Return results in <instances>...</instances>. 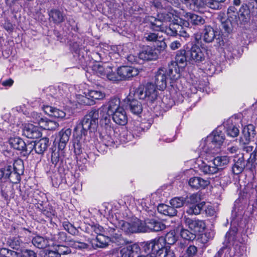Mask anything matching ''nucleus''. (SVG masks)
<instances>
[{
	"label": "nucleus",
	"instance_id": "obj_1",
	"mask_svg": "<svg viewBox=\"0 0 257 257\" xmlns=\"http://www.w3.org/2000/svg\"><path fill=\"white\" fill-rule=\"evenodd\" d=\"M110 114L103 112L98 109H92L86 114L81 121L74 130V135L77 137L86 136L88 132H94L98 126V119L99 118L100 126L105 130H110L113 124L110 119Z\"/></svg>",
	"mask_w": 257,
	"mask_h": 257
},
{
	"label": "nucleus",
	"instance_id": "obj_2",
	"mask_svg": "<svg viewBox=\"0 0 257 257\" xmlns=\"http://www.w3.org/2000/svg\"><path fill=\"white\" fill-rule=\"evenodd\" d=\"M202 153L194 161V172L200 171L204 175L214 174L220 169L225 168L229 162L228 156H217L210 161L204 159Z\"/></svg>",
	"mask_w": 257,
	"mask_h": 257
},
{
	"label": "nucleus",
	"instance_id": "obj_3",
	"mask_svg": "<svg viewBox=\"0 0 257 257\" xmlns=\"http://www.w3.org/2000/svg\"><path fill=\"white\" fill-rule=\"evenodd\" d=\"M193 46L188 50H181L176 55L175 61H172L169 64V72L173 79H178L180 77V71L187 65V62L192 60Z\"/></svg>",
	"mask_w": 257,
	"mask_h": 257
},
{
	"label": "nucleus",
	"instance_id": "obj_4",
	"mask_svg": "<svg viewBox=\"0 0 257 257\" xmlns=\"http://www.w3.org/2000/svg\"><path fill=\"white\" fill-rule=\"evenodd\" d=\"M225 139L224 133L219 127L214 130L204 140L202 139L199 146L201 153H210L215 148H220Z\"/></svg>",
	"mask_w": 257,
	"mask_h": 257
},
{
	"label": "nucleus",
	"instance_id": "obj_5",
	"mask_svg": "<svg viewBox=\"0 0 257 257\" xmlns=\"http://www.w3.org/2000/svg\"><path fill=\"white\" fill-rule=\"evenodd\" d=\"M177 241L175 232L172 230L166 233L165 236H160L149 241H145L141 244L142 250L149 251L150 246L154 248V250L158 253L162 252L163 251V246H166V243L172 245L174 244Z\"/></svg>",
	"mask_w": 257,
	"mask_h": 257
},
{
	"label": "nucleus",
	"instance_id": "obj_6",
	"mask_svg": "<svg viewBox=\"0 0 257 257\" xmlns=\"http://www.w3.org/2000/svg\"><path fill=\"white\" fill-rule=\"evenodd\" d=\"M203 33H194V38L195 40L198 42L199 40L201 39L202 37V34H203V40L206 43H211L214 39L216 40V43L220 46L224 45V42L223 39L222 32L218 30H214L212 27L210 26H205V27L203 28Z\"/></svg>",
	"mask_w": 257,
	"mask_h": 257
},
{
	"label": "nucleus",
	"instance_id": "obj_7",
	"mask_svg": "<svg viewBox=\"0 0 257 257\" xmlns=\"http://www.w3.org/2000/svg\"><path fill=\"white\" fill-rule=\"evenodd\" d=\"M110 223L116 228H120L126 234H131L137 232H140L145 231V228L143 227V222L138 219H135L131 222H127L124 220H114L110 221Z\"/></svg>",
	"mask_w": 257,
	"mask_h": 257
},
{
	"label": "nucleus",
	"instance_id": "obj_8",
	"mask_svg": "<svg viewBox=\"0 0 257 257\" xmlns=\"http://www.w3.org/2000/svg\"><path fill=\"white\" fill-rule=\"evenodd\" d=\"M24 166L21 160L15 161L13 165L4 166L6 181L9 179L12 183H18L21 181V175L23 173Z\"/></svg>",
	"mask_w": 257,
	"mask_h": 257
},
{
	"label": "nucleus",
	"instance_id": "obj_9",
	"mask_svg": "<svg viewBox=\"0 0 257 257\" xmlns=\"http://www.w3.org/2000/svg\"><path fill=\"white\" fill-rule=\"evenodd\" d=\"M133 92L134 99H146L151 102L154 101L158 96L155 86L152 83L147 84L146 87L140 86L134 89Z\"/></svg>",
	"mask_w": 257,
	"mask_h": 257
},
{
	"label": "nucleus",
	"instance_id": "obj_10",
	"mask_svg": "<svg viewBox=\"0 0 257 257\" xmlns=\"http://www.w3.org/2000/svg\"><path fill=\"white\" fill-rule=\"evenodd\" d=\"M206 225L205 222L202 220H199L194 218V240H196V244L199 245L200 247H205L204 244L209 240L207 234L205 232Z\"/></svg>",
	"mask_w": 257,
	"mask_h": 257
},
{
	"label": "nucleus",
	"instance_id": "obj_11",
	"mask_svg": "<svg viewBox=\"0 0 257 257\" xmlns=\"http://www.w3.org/2000/svg\"><path fill=\"white\" fill-rule=\"evenodd\" d=\"M177 79H173L169 72V67L168 69L165 68H160L157 71L155 77V87H156L160 90H163L167 86V83L168 80H170V83L175 81Z\"/></svg>",
	"mask_w": 257,
	"mask_h": 257
},
{
	"label": "nucleus",
	"instance_id": "obj_12",
	"mask_svg": "<svg viewBox=\"0 0 257 257\" xmlns=\"http://www.w3.org/2000/svg\"><path fill=\"white\" fill-rule=\"evenodd\" d=\"M251 16H257V0L249 2L247 4L243 3L241 9V18L244 22L250 21Z\"/></svg>",
	"mask_w": 257,
	"mask_h": 257
},
{
	"label": "nucleus",
	"instance_id": "obj_13",
	"mask_svg": "<svg viewBox=\"0 0 257 257\" xmlns=\"http://www.w3.org/2000/svg\"><path fill=\"white\" fill-rule=\"evenodd\" d=\"M171 205L175 207L176 208H180L183 205L185 204L188 206L189 209L186 211V213L189 215L193 214V195L187 196L186 198L182 197H176L172 198L170 201Z\"/></svg>",
	"mask_w": 257,
	"mask_h": 257
},
{
	"label": "nucleus",
	"instance_id": "obj_14",
	"mask_svg": "<svg viewBox=\"0 0 257 257\" xmlns=\"http://www.w3.org/2000/svg\"><path fill=\"white\" fill-rule=\"evenodd\" d=\"M112 225L108 226L106 233L108 235L109 241L118 246L126 244L128 242L127 240L122 237L118 228Z\"/></svg>",
	"mask_w": 257,
	"mask_h": 257
},
{
	"label": "nucleus",
	"instance_id": "obj_15",
	"mask_svg": "<svg viewBox=\"0 0 257 257\" xmlns=\"http://www.w3.org/2000/svg\"><path fill=\"white\" fill-rule=\"evenodd\" d=\"M158 17L164 22L178 23L180 18V13L171 6H168L165 7L162 12H160Z\"/></svg>",
	"mask_w": 257,
	"mask_h": 257
},
{
	"label": "nucleus",
	"instance_id": "obj_16",
	"mask_svg": "<svg viewBox=\"0 0 257 257\" xmlns=\"http://www.w3.org/2000/svg\"><path fill=\"white\" fill-rule=\"evenodd\" d=\"M255 190L251 184H247L240 190L239 197L235 201V203H241L242 204H245L248 202L251 201V198L252 197L255 193Z\"/></svg>",
	"mask_w": 257,
	"mask_h": 257
},
{
	"label": "nucleus",
	"instance_id": "obj_17",
	"mask_svg": "<svg viewBox=\"0 0 257 257\" xmlns=\"http://www.w3.org/2000/svg\"><path fill=\"white\" fill-rule=\"evenodd\" d=\"M249 22L242 23L240 19H238L236 17V19L231 18L227 16V19L224 21H221V28L224 30V33L229 34L232 33L233 28L234 25H237L240 27H243L245 25H247Z\"/></svg>",
	"mask_w": 257,
	"mask_h": 257
},
{
	"label": "nucleus",
	"instance_id": "obj_18",
	"mask_svg": "<svg viewBox=\"0 0 257 257\" xmlns=\"http://www.w3.org/2000/svg\"><path fill=\"white\" fill-rule=\"evenodd\" d=\"M71 135L70 128L62 129L57 135L54 143L58 144L59 150H63L66 146Z\"/></svg>",
	"mask_w": 257,
	"mask_h": 257
},
{
	"label": "nucleus",
	"instance_id": "obj_19",
	"mask_svg": "<svg viewBox=\"0 0 257 257\" xmlns=\"http://www.w3.org/2000/svg\"><path fill=\"white\" fill-rule=\"evenodd\" d=\"M143 227L145 230L143 232L148 231H159L165 228V225L162 222L155 219L145 218V222H143Z\"/></svg>",
	"mask_w": 257,
	"mask_h": 257
},
{
	"label": "nucleus",
	"instance_id": "obj_20",
	"mask_svg": "<svg viewBox=\"0 0 257 257\" xmlns=\"http://www.w3.org/2000/svg\"><path fill=\"white\" fill-rule=\"evenodd\" d=\"M256 135L255 127L251 124L245 126L242 131L240 142L243 144H247L254 139Z\"/></svg>",
	"mask_w": 257,
	"mask_h": 257
},
{
	"label": "nucleus",
	"instance_id": "obj_21",
	"mask_svg": "<svg viewBox=\"0 0 257 257\" xmlns=\"http://www.w3.org/2000/svg\"><path fill=\"white\" fill-rule=\"evenodd\" d=\"M48 13L50 22L56 25H59L65 20L66 15L62 10L53 8Z\"/></svg>",
	"mask_w": 257,
	"mask_h": 257
},
{
	"label": "nucleus",
	"instance_id": "obj_22",
	"mask_svg": "<svg viewBox=\"0 0 257 257\" xmlns=\"http://www.w3.org/2000/svg\"><path fill=\"white\" fill-rule=\"evenodd\" d=\"M241 4V0H233L232 5L229 6L227 9V15L229 17L234 19H236V17H237L238 19H240L242 23H245V22H244V20L242 21L243 18L242 17L241 18V9H242V4L238 10L237 9ZM246 22H249V21H247Z\"/></svg>",
	"mask_w": 257,
	"mask_h": 257
},
{
	"label": "nucleus",
	"instance_id": "obj_23",
	"mask_svg": "<svg viewBox=\"0 0 257 257\" xmlns=\"http://www.w3.org/2000/svg\"><path fill=\"white\" fill-rule=\"evenodd\" d=\"M159 51L150 46H146L139 53V57L144 60H155L158 58Z\"/></svg>",
	"mask_w": 257,
	"mask_h": 257
},
{
	"label": "nucleus",
	"instance_id": "obj_24",
	"mask_svg": "<svg viewBox=\"0 0 257 257\" xmlns=\"http://www.w3.org/2000/svg\"><path fill=\"white\" fill-rule=\"evenodd\" d=\"M139 73L137 68L131 66H122L118 68V74L120 80L129 79L137 76Z\"/></svg>",
	"mask_w": 257,
	"mask_h": 257
},
{
	"label": "nucleus",
	"instance_id": "obj_25",
	"mask_svg": "<svg viewBox=\"0 0 257 257\" xmlns=\"http://www.w3.org/2000/svg\"><path fill=\"white\" fill-rule=\"evenodd\" d=\"M123 107L120 106L119 99L114 97L111 98L106 104L103 105L99 109L109 114H112L119 108Z\"/></svg>",
	"mask_w": 257,
	"mask_h": 257
},
{
	"label": "nucleus",
	"instance_id": "obj_26",
	"mask_svg": "<svg viewBox=\"0 0 257 257\" xmlns=\"http://www.w3.org/2000/svg\"><path fill=\"white\" fill-rule=\"evenodd\" d=\"M194 67L196 65L198 69L204 71L206 68L204 66L205 62L204 52L201 50L200 48L194 45Z\"/></svg>",
	"mask_w": 257,
	"mask_h": 257
},
{
	"label": "nucleus",
	"instance_id": "obj_27",
	"mask_svg": "<svg viewBox=\"0 0 257 257\" xmlns=\"http://www.w3.org/2000/svg\"><path fill=\"white\" fill-rule=\"evenodd\" d=\"M23 135L28 138L34 139L40 137L41 133L37 126L32 124H28L24 126Z\"/></svg>",
	"mask_w": 257,
	"mask_h": 257
},
{
	"label": "nucleus",
	"instance_id": "obj_28",
	"mask_svg": "<svg viewBox=\"0 0 257 257\" xmlns=\"http://www.w3.org/2000/svg\"><path fill=\"white\" fill-rule=\"evenodd\" d=\"M114 122L120 125H124L127 122V116L126 112L122 107L111 114Z\"/></svg>",
	"mask_w": 257,
	"mask_h": 257
},
{
	"label": "nucleus",
	"instance_id": "obj_29",
	"mask_svg": "<svg viewBox=\"0 0 257 257\" xmlns=\"http://www.w3.org/2000/svg\"><path fill=\"white\" fill-rule=\"evenodd\" d=\"M7 244L13 249L20 251L24 248L25 243L20 236H15L8 238Z\"/></svg>",
	"mask_w": 257,
	"mask_h": 257
},
{
	"label": "nucleus",
	"instance_id": "obj_30",
	"mask_svg": "<svg viewBox=\"0 0 257 257\" xmlns=\"http://www.w3.org/2000/svg\"><path fill=\"white\" fill-rule=\"evenodd\" d=\"M163 251L162 252L158 253L154 250V248L150 246L149 251L142 250L145 252H151V255L153 257H175V254L173 250L170 249V246H163Z\"/></svg>",
	"mask_w": 257,
	"mask_h": 257
},
{
	"label": "nucleus",
	"instance_id": "obj_31",
	"mask_svg": "<svg viewBox=\"0 0 257 257\" xmlns=\"http://www.w3.org/2000/svg\"><path fill=\"white\" fill-rule=\"evenodd\" d=\"M86 98L88 99H91V100L90 102H86L84 101V103H86V104L88 103L89 104L91 105L94 103V99H102L105 97V94L104 92L100 90H90L88 91L87 93L86 94Z\"/></svg>",
	"mask_w": 257,
	"mask_h": 257
},
{
	"label": "nucleus",
	"instance_id": "obj_32",
	"mask_svg": "<svg viewBox=\"0 0 257 257\" xmlns=\"http://www.w3.org/2000/svg\"><path fill=\"white\" fill-rule=\"evenodd\" d=\"M110 66L106 64L103 65L100 64H95L92 67V70L98 76L105 78L107 73H108Z\"/></svg>",
	"mask_w": 257,
	"mask_h": 257
},
{
	"label": "nucleus",
	"instance_id": "obj_33",
	"mask_svg": "<svg viewBox=\"0 0 257 257\" xmlns=\"http://www.w3.org/2000/svg\"><path fill=\"white\" fill-rule=\"evenodd\" d=\"M49 146V139L43 138L38 142H35V152L38 154H43Z\"/></svg>",
	"mask_w": 257,
	"mask_h": 257
},
{
	"label": "nucleus",
	"instance_id": "obj_34",
	"mask_svg": "<svg viewBox=\"0 0 257 257\" xmlns=\"http://www.w3.org/2000/svg\"><path fill=\"white\" fill-rule=\"evenodd\" d=\"M234 163L232 166V172L235 175L241 173L245 169V160L243 156L239 157L237 160H234Z\"/></svg>",
	"mask_w": 257,
	"mask_h": 257
},
{
	"label": "nucleus",
	"instance_id": "obj_35",
	"mask_svg": "<svg viewBox=\"0 0 257 257\" xmlns=\"http://www.w3.org/2000/svg\"><path fill=\"white\" fill-rule=\"evenodd\" d=\"M109 241L108 235H104L102 234L96 236L95 239L92 241V244L97 247L103 248L108 245Z\"/></svg>",
	"mask_w": 257,
	"mask_h": 257
},
{
	"label": "nucleus",
	"instance_id": "obj_36",
	"mask_svg": "<svg viewBox=\"0 0 257 257\" xmlns=\"http://www.w3.org/2000/svg\"><path fill=\"white\" fill-rule=\"evenodd\" d=\"M44 111L48 115L58 118H63L66 115L63 110L50 106H46Z\"/></svg>",
	"mask_w": 257,
	"mask_h": 257
},
{
	"label": "nucleus",
	"instance_id": "obj_37",
	"mask_svg": "<svg viewBox=\"0 0 257 257\" xmlns=\"http://www.w3.org/2000/svg\"><path fill=\"white\" fill-rule=\"evenodd\" d=\"M210 183V180L208 178L203 179L200 177L194 176V189H204L208 186Z\"/></svg>",
	"mask_w": 257,
	"mask_h": 257
},
{
	"label": "nucleus",
	"instance_id": "obj_38",
	"mask_svg": "<svg viewBox=\"0 0 257 257\" xmlns=\"http://www.w3.org/2000/svg\"><path fill=\"white\" fill-rule=\"evenodd\" d=\"M32 242L35 246L39 248H44L50 245L48 239L40 235L34 237Z\"/></svg>",
	"mask_w": 257,
	"mask_h": 257
},
{
	"label": "nucleus",
	"instance_id": "obj_39",
	"mask_svg": "<svg viewBox=\"0 0 257 257\" xmlns=\"http://www.w3.org/2000/svg\"><path fill=\"white\" fill-rule=\"evenodd\" d=\"M11 147L14 149L24 151L25 142L19 137L11 138L9 141Z\"/></svg>",
	"mask_w": 257,
	"mask_h": 257
},
{
	"label": "nucleus",
	"instance_id": "obj_40",
	"mask_svg": "<svg viewBox=\"0 0 257 257\" xmlns=\"http://www.w3.org/2000/svg\"><path fill=\"white\" fill-rule=\"evenodd\" d=\"M1 186V193L5 200H9L11 197H13L14 189L10 183L6 185H3Z\"/></svg>",
	"mask_w": 257,
	"mask_h": 257
},
{
	"label": "nucleus",
	"instance_id": "obj_41",
	"mask_svg": "<svg viewBox=\"0 0 257 257\" xmlns=\"http://www.w3.org/2000/svg\"><path fill=\"white\" fill-rule=\"evenodd\" d=\"M182 26L178 24V23H172L169 27H165L164 33L168 35L176 36L178 34L179 30H181Z\"/></svg>",
	"mask_w": 257,
	"mask_h": 257
},
{
	"label": "nucleus",
	"instance_id": "obj_42",
	"mask_svg": "<svg viewBox=\"0 0 257 257\" xmlns=\"http://www.w3.org/2000/svg\"><path fill=\"white\" fill-rule=\"evenodd\" d=\"M129 106L131 112L135 114L141 113L143 110L141 103L136 99H133L130 101Z\"/></svg>",
	"mask_w": 257,
	"mask_h": 257
},
{
	"label": "nucleus",
	"instance_id": "obj_43",
	"mask_svg": "<svg viewBox=\"0 0 257 257\" xmlns=\"http://www.w3.org/2000/svg\"><path fill=\"white\" fill-rule=\"evenodd\" d=\"M49 239L56 244H59L66 241L67 235L64 232H59L57 234L51 235Z\"/></svg>",
	"mask_w": 257,
	"mask_h": 257
},
{
	"label": "nucleus",
	"instance_id": "obj_44",
	"mask_svg": "<svg viewBox=\"0 0 257 257\" xmlns=\"http://www.w3.org/2000/svg\"><path fill=\"white\" fill-rule=\"evenodd\" d=\"M67 242L68 245L77 249L82 250L88 248L89 247V245L87 243L77 240L71 239L68 240Z\"/></svg>",
	"mask_w": 257,
	"mask_h": 257
},
{
	"label": "nucleus",
	"instance_id": "obj_45",
	"mask_svg": "<svg viewBox=\"0 0 257 257\" xmlns=\"http://www.w3.org/2000/svg\"><path fill=\"white\" fill-rule=\"evenodd\" d=\"M205 19L201 16L194 14V30L198 29L200 31L202 30L205 26Z\"/></svg>",
	"mask_w": 257,
	"mask_h": 257
},
{
	"label": "nucleus",
	"instance_id": "obj_46",
	"mask_svg": "<svg viewBox=\"0 0 257 257\" xmlns=\"http://www.w3.org/2000/svg\"><path fill=\"white\" fill-rule=\"evenodd\" d=\"M12 125L7 121L0 123V139H3L7 134L12 132Z\"/></svg>",
	"mask_w": 257,
	"mask_h": 257
},
{
	"label": "nucleus",
	"instance_id": "obj_47",
	"mask_svg": "<svg viewBox=\"0 0 257 257\" xmlns=\"http://www.w3.org/2000/svg\"><path fill=\"white\" fill-rule=\"evenodd\" d=\"M102 147L104 148L103 150L101 149V147H97L98 151L100 152H103L105 151V149H107L108 147H112L114 145V141L113 139L109 135H105L103 137L102 140Z\"/></svg>",
	"mask_w": 257,
	"mask_h": 257
},
{
	"label": "nucleus",
	"instance_id": "obj_48",
	"mask_svg": "<svg viewBox=\"0 0 257 257\" xmlns=\"http://www.w3.org/2000/svg\"><path fill=\"white\" fill-rule=\"evenodd\" d=\"M161 19H155L153 22H151V28L156 31L164 32L165 27Z\"/></svg>",
	"mask_w": 257,
	"mask_h": 257
},
{
	"label": "nucleus",
	"instance_id": "obj_49",
	"mask_svg": "<svg viewBox=\"0 0 257 257\" xmlns=\"http://www.w3.org/2000/svg\"><path fill=\"white\" fill-rule=\"evenodd\" d=\"M57 124L56 122L50 120L47 118H45L44 120L41 123L40 127L46 130H53L56 128Z\"/></svg>",
	"mask_w": 257,
	"mask_h": 257
},
{
	"label": "nucleus",
	"instance_id": "obj_50",
	"mask_svg": "<svg viewBox=\"0 0 257 257\" xmlns=\"http://www.w3.org/2000/svg\"><path fill=\"white\" fill-rule=\"evenodd\" d=\"M62 225L64 229L68 233L73 235H76L78 234V230L71 223L68 221H64L62 222Z\"/></svg>",
	"mask_w": 257,
	"mask_h": 257
},
{
	"label": "nucleus",
	"instance_id": "obj_51",
	"mask_svg": "<svg viewBox=\"0 0 257 257\" xmlns=\"http://www.w3.org/2000/svg\"><path fill=\"white\" fill-rule=\"evenodd\" d=\"M0 252L5 257H22L21 251H15L6 248H2Z\"/></svg>",
	"mask_w": 257,
	"mask_h": 257
},
{
	"label": "nucleus",
	"instance_id": "obj_52",
	"mask_svg": "<svg viewBox=\"0 0 257 257\" xmlns=\"http://www.w3.org/2000/svg\"><path fill=\"white\" fill-rule=\"evenodd\" d=\"M226 132L227 136L232 138L238 136L239 133V129L234 124H228L226 126Z\"/></svg>",
	"mask_w": 257,
	"mask_h": 257
},
{
	"label": "nucleus",
	"instance_id": "obj_53",
	"mask_svg": "<svg viewBox=\"0 0 257 257\" xmlns=\"http://www.w3.org/2000/svg\"><path fill=\"white\" fill-rule=\"evenodd\" d=\"M146 201V200H144L141 203L144 211L143 214H145L146 216H153L155 213V207L152 205H150L149 206H147Z\"/></svg>",
	"mask_w": 257,
	"mask_h": 257
},
{
	"label": "nucleus",
	"instance_id": "obj_54",
	"mask_svg": "<svg viewBox=\"0 0 257 257\" xmlns=\"http://www.w3.org/2000/svg\"><path fill=\"white\" fill-rule=\"evenodd\" d=\"M206 203L202 201L200 202H194V214L204 213Z\"/></svg>",
	"mask_w": 257,
	"mask_h": 257
},
{
	"label": "nucleus",
	"instance_id": "obj_55",
	"mask_svg": "<svg viewBox=\"0 0 257 257\" xmlns=\"http://www.w3.org/2000/svg\"><path fill=\"white\" fill-rule=\"evenodd\" d=\"M31 121L33 123L38 124L40 127L42 121L44 120L45 117H43L41 113L37 112H33L31 113Z\"/></svg>",
	"mask_w": 257,
	"mask_h": 257
},
{
	"label": "nucleus",
	"instance_id": "obj_56",
	"mask_svg": "<svg viewBox=\"0 0 257 257\" xmlns=\"http://www.w3.org/2000/svg\"><path fill=\"white\" fill-rule=\"evenodd\" d=\"M98 212L100 216H102L104 217L108 218L111 216L113 217L111 209L106 204L102 205L101 208L99 209Z\"/></svg>",
	"mask_w": 257,
	"mask_h": 257
},
{
	"label": "nucleus",
	"instance_id": "obj_57",
	"mask_svg": "<svg viewBox=\"0 0 257 257\" xmlns=\"http://www.w3.org/2000/svg\"><path fill=\"white\" fill-rule=\"evenodd\" d=\"M109 70L108 73H107L105 78L112 81H118L120 80V76L118 74V69L117 70V73H115L112 71V67L111 66L109 67Z\"/></svg>",
	"mask_w": 257,
	"mask_h": 257
},
{
	"label": "nucleus",
	"instance_id": "obj_58",
	"mask_svg": "<svg viewBox=\"0 0 257 257\" xmlns=\"http://www.w3.org/2000/svg\"><path fill=\"white\" fill-rule=\"evenodd\" d=\"M56 249L60 257L61 255L68 254L71 253V250L66 245H61L58 244Z\"/></svg>",
	"mask_w": 257,
	"mask_h": 257
},
{
	"label": "nucleus",
	"instance_id": "obj_59",
	"mask_svg": "<svg viewBox=\"0 0 257 257\" xmlns=\"http://www.w3.org/2000/svg\"><path fill=\"white\" fill-rule=\"evenodd\" d=\"M90 229L94 232L97 235L103 234L105 232L104 228L98 224L93 223L89 224Z\"/></svg>",
	"mask_w": 257,
	"mask_h": 257
},
{
	"label": "nucleus",
	"instance_id": "obj_60",
	"mask_svg": "<svg viewBox=\"0 0 257 257\" xmlns=\"http://www.w3.org/2000/svg\"><path fill=\"white\" fill-rule=\"evenodd\" d=\"M155 43L156 48H154L159 50L160 54L162 51H163L166 49L167 47L166 44L164 41V39H161V37H159Z\"/></svg>",
	"mask_w": 257,
	"mask_h": 257
},
{
	"label": "nucleus",
	"instance_id": "obj_61",
	"mask_svg": "<svg viewBox=\"0 0 257 257\" xmlns=\"http://www.w3.org/2000/svg\"><path fill=\"white\" fill-rule=\"evenodd\" d=\"M159 39L158 35L155 33H146L144 35V39L148 42H155Z\"/></svg>",
	"mask_w": 257,
	"mask_h": 257
},
{
	"label": "nucleus",
	"instance_id": "obj_62",
	"mask_svg": "<svg viewBox=\"0 0 257 257\" xmlns=\"http://www.w3.org/2000/svg\"><path fill=\"white\" fill-rule=\"evenodd\" d=\"M49 89L51 92L50 95L54 98H59L60 96L63 95V94L61 92L62 89L60 87L58 88L54 87H50Z\"/></svg>",
	"mask_w": 257,
	"mask_h": 257
},
{
	"label": "nucleus",
	"instance_id": "obj_63",
	"mask_svg": "<svg viewBox=\"0 0 257 257\" xmlns=\"http://www.w3.org/2000/svg\"><path fill=\"white\" fill-rule=\"evenodd\" d=\"M181 236L185 240L191 241V238L193 236V233L187 229H182L180 232Z\"/></svg>",
	"mask_w": 257,
	"mask_h": 257
},
{
	"label": "nucleus",
	"instance_id": "obj_64",
	"mask_svg": "<svg viewBox=\"0 0 257 257\" xmlns=\"http://www.w3.org/2000/svg\"><path fill=\"white\" fill-rule=\"evenodd\" d=\"M143 124H141L139 122L136 123V124L132 127V131L133 134L138 136L142 132L144 131V128L142 126Z\"/></svg>",
	"mask_w": 257,
	"mask_h": 257
}]
</instances>
